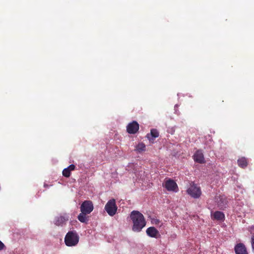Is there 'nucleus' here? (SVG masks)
Here are the masks:
<instances>
[{"instance_id":"f3484780","label":"nucleus","mask_w":254,"mask_h":254,"mask_svg":"<svg viewBox=\"0 0 254 254\" xmlns=\"http://www.w3.org/2000/svg\"><path fill=\"white\" fill-rule=\"evenodd\" d=\"M146 149V146L144 143L142 142L139 143L136 146L135 150L139 152L145 151Z\"/></svg>"},{"instance_id":"423d86ee","label":"nucleus","mask_w":254,"mask_h":254,"mask_svg":"<svg viewBox=\"0 0 254 254\" xmlns=\"http://www.w3.org/2000/svg\"><path fill=\"white\" fill-rule=\"evenodd\" d=\"M139 128V124L137 122L134 121L127 125V131L129 134H135L138 131Z\"/></svg>"},{"instance_id":"9b49d317","label":"nucleus","mask_w":254,"mask_h":254,"mask_svg":"<svg viewBox=\"0 0 254 254\" xmlns=\"http://www.w3.org/2000/svg\"><path fill=\"white\" fill-rule=\"evenodd\" d=\"M193 159L194 161L199 163H202L204 162V156L201 151L197 150L195 152L193 155Z\"/></svg>"},{"instance_id":"f03ea898","label":"nucleus","mask_w":254,"mask_h":254,"mask_svg":"<svg viewBox=\"0 0 254 254\" xmlns=\"http://www.w3.org/2000/svg\"><path fill=\"white\" fill-rule=\"evenodd\" d=\"M79 237L75 231H69L64 238L65 244L68 247H73L77 245Z\"/></svg>"},{"instance_id":"aec40b11","label":"nucleus","mask_w":254,"mask_h":254,"mask_svg":"<svg viewBox=\"0 0 254 254\" xmlns=\"http://www.w3.org/2000/svg\"><path fill=\"white\" fill-rule=\"evenodd\" d=\"M251 244L253 250L254 251V235L251 238Z\"/></svg>"},{"instance_id":"412c9836","label":"nucleus","mask_w":254,"mask_h":254,"mask_svg":"<svg viewBox=\"0 0 254 254\" xmlns=\"http://www.w3.org/2000/svg\"><path fill=\"white\" fill-rule=\"evenodd\" d=\"M5 248L4 244L0 241V251L2 250Z\"/></svg>"},{"instance_id":"7ed1b4c3","label":"nucleus","mask_w":254,"mask_h":254,"mask_svg":"<svg viewBox=\"0 0 254 254\" xmlns=\"http://www.w3.org/2000/svg\"><path fill=\"white\" fill-rule=\"evenodd\" d=\"M117 206L115 199H110L105 206V210L111 216L115 215L117 211Z\"/></svg>"},{"instance_id":"0eeeda50","label":"nucleus","mask_w":254,"mask_h":254,"mask_svg":"<svg viewBox=\"0 0 254 254\" xmlns=\"http://www.w3.org/2000/svg\"><path fill=\"white\" fill-rule=\"evenodd\" d=\"M164 187L168 191H177L178 190L177 184L171 179H169L165 182Z\"/></svg>"},{"instance_id":"20e7f679","label":"nucleus","mask_w":254,"mask_h":254,"mask_svg":"<svg viewBox=\"0 0 254 254\" xmlns=\"http://www.w3.org/2000/svg\"><path fill=\"white\" fill-rule=\"evenodd\" d=\"M188 193L191 197L197 198L200 197L201 191L199 187L196 185L193 184L187 190Z\"/></svg>"},{"instance_id":"ddd939ff","label":"nucleus","mask_w":254,"mask_h":254,"mask_svg":"<svg viewBox=\"0 0 254 254\" xmlns=\"http://www.w3.org/2000/svg\"><path fill=\"white\" fill-rule=\"evenodd\" d=\"M212 217L217 220L223 221L225 218V215L222 212L217 211L213 214Z\"/></svg>"},{"instance_id":"f257e3e1","label":"nucleus","mask_w":254,"mask_h":254,"mask_svg":"<svg viewBox=\"0 0 254 254\" xmlns=\"http://www.w3.org/2000/svg\"><path fill=\"white\" fill-rule=\"evenodd\" d=\"M130 218L133 222L132 230L134 232H140L146 225L143 215L138 211H132Z\"/></svg>"},{"instance_id":"a211bd4d","label":"nucleus","mask_w":254,"mask_h":254,"mask_svg":"<svg viewBox=\"0 0 254 254\" xmlns=\"http://www.w3.org/2000/svg\"><path fill=\"white\" fill-rule=\"evenodd\" d=\"M70 172L67 169V168H65L63 171V175L66 178H68L70 176Z\"/></svg>"},{"instance_id":"4468645a","label":"nucleus","mask_w":254,"mask_h":254,"mask_svg":"<svg viewBox=\"0 0 254 254\" xmlns=\"http://www.w3.org/2000/svg\"><path fill=\"white\" fill-rule=\"evenodd\" d=\"M159 132L156 129H152L150 134H147L146 137L149 140H153L155 138L158 137Z\"/></svg>"},{"instance_id":"4be33fe9","label":"nucleus","mask_w":254,"mask_h":254,"mask_svg":"<svg viewBox=\"0 0 254 254\" xmlns=\"http://www.w3.org/2000/svg\"><path fill=\"white\" fill-rule=\"evenodd\" d=\"M160 222V221L158 219H155L153 220V223L155 224H158Z\"/></svg>"},{"instance_id":"f8f14e48","label":"nucleus","mask_w":254,"mask_h":254,"mask_svg":"<svg viewBox=\"0 0 254 254\" xmlns=\"http://www.w3.org/2000/svg\"><path fill=\"white\" fill-rule=\"evenodd\" d=\"M238 166L242 168H245L248 165L249 160L245 157H241L237 160Z\"/></svg>"},{"instance_id":"9d476101","label":"nucleus","mask_w":254,"mask_h":254,"mask_svg":"<svg viewBox=\"0 0 254 254\" xmlns=\"http://www.w3.org/2000/svg\"><path fill=\"white\" fill-rule=\"evenodd\" d=\"M235 251L236 254H248L246 248L242 243H239L235 246Z\"/></svg>"},{"instance_id":"6ab92c4d","label":"nucleus","mask_w":254,"mask_h":254,"mask_svg":"<svg viewBox=\"0 0 254 254\" xmlns=\"http://www.w3.org/2000/svg\"><path fill=\"white\" fill-rule=\"evenodd\" d=\"M67 168L70 172H71V171H73L75 169V166L74 165L71 164Z\"/></svg>"},{"instance_id":"39448f33","label":"nucleus","mask_w":254,"mask_h":254,"mask_svg":"<svg viewBox=\"0 0 254 254\" xmlns=\"http://www.w3.org/2000/svg\"><path fill=\"white\" fill-rule=\"evenodd\" d=\"M93 204L91 201L85 200L83 201L80 206V211L89 214L93 210Z\"/></svg>"},{"instance_id":"1a4fd4ad","label":"nucleus","mask_w":254,"mask_h":254,"mask_svg":"<svg viewBox=\"0 0 254 254\" xmlns=\"http://www.w3.org/2000/svg\"><path fill=\"white\" fill-rule=\"evenodd\" d=\"M147 235L152 238H158L160 236L159 231L154 227H150L148 228L146 231Z\"/></svg>"},{"instance_id":"dca6fc26","label":"nucleus","mask_w":254,"mask_h":254,"mask_svg":"<svg viewBox=\"0 0 254 254\" xmlns=\"http://www.w3.org/2000/svg\"><path fill=\"white\" fill-rule=\"evenodd\" d=\"M87 215L88 214L84 212H81V213L78 215L77 218L80 222L87 224L89 221L88 216H87Z\"/></svg>"},{"instance_id":"6e6552de","label":"nucleus","mask_w":254,"mask_h":254,"mask_svg":"<svg viewBox=\"0 0 254 254\" xmlns=\"http://www.w3.org/2000/svg\"><path fill=\"white\" fill-rule=\"evenodd\" d=\"M68 217L64 214V215H60L55 218L54 223L57 226H62L68 221Z\"/></svg>"},{"instance_id":"2eb2a0df","label":"nucleus","mask_w":254,"mask_h":254,"mask_svg":"<svg viewBox=\"0 0 254 254\" xmlns=\"http://www.w3.org/2000/svg\"><path fill=\"white\" fill-rule=\"evenodd\" d=\"M216 200L217 201V205L220 208H222L223 207H225L227 204L226 200L222 196H218L216 197Z\"/></svg>"}]
</instances>
